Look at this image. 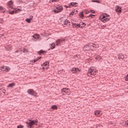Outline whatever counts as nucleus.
I'll use <instances>...</instances> for the list:
<instances>
[{
  "label": "nucleus",
  "instance_id": "obj_14",
  "mask_svg": "<svg viewBox=\"0 0 128 128\" xmlns=\"http://www.w3.org/2000/svg\"><path fill=\"white\" fill-rule=\"evenodd\" d=\"M50 48L52 50H54V48H56V44L54 42L52 43V44H50Z\"/></svg>",
  "mask_w": 128,
  "mask_h": 128
},
{
  "label": "nucleus",
  "instance_id": "obj_42",
  "mask_svg": "<svg viewBox=\"0 0 128 128\" xmlns=\"http://www.w3.org/2000/svg\"><path fill=\"white\" fill-rule=\"evenodd\" d=\"M0 10H4V8H2V6H0Z\"/></svg>",
  "mask_w": 128,
  "mask_h": 128
},
{
  "label": "nucleus",
  "instance_id": "obj_32",
  "mask_svg": "<svg viewBox=\"0 0 128 128\" xmlns=\"http://www.w3.org/2000/svg\"><path fill=\"white\" fill-rule=\"evenodd\" d=\"M22 52H28V50H26V48H24Z\"/></svg>",
  "mask_w": 128,
  "mask_h": 128
},
{
  "label": "nucleus",
  "instance_id": "obj_50",
  "mask_svg": "<svg viewBox=\"0 0 128 128\" xmlns=\"http://www.w3.org/2000/svg\"><path fill=\"white\" fill-rule=\"evenodd\" d=\"M2 29V28H0V30H1Z\"/></svg>",
  "mask_w": 128,
  "mask_h": 128
},
{
  "label": "nucleus",
  "instance_id": "obj_24",
  "mask_svg": "<svg viewBox=\"0 0 128 128\" xmlns=\"http://www.w3.org/2000/svg\"><path fill=\"white\" fill-rule=\"evenodd\" d=\"M92 2H97L98 4H100V0H92Z\"/></svg>",
  "mask_w": 128,
  "mask_h": 128
},
{
  "label": "nucleus",
  "instance_id": "obj_3",
  "mask_svg": "<svg viewBox=\"0 0 128 128\" xmlns=\"http://www.w3.org/2000/svg\"><path fill=\"white\" fill-rule=\"evenodd\" d=\"M97 74L98 70H94L92 69V68H90L87 73V76H96V74Z\"/></svg>",
  "mask_w": 128,
  "mask_h": 128
},
{
  "label": "nucleus",
  "instance_id": "obj_11",
  "mask_svg": "<svg viewBox=\"0 0 128 128\" xmlns=\"http://www.w3.org/2000/svg\"><path fill=\"white\" fill-rule=\"evenodd\" d=\"M90 48H98V44H92V45L90 46Z\"/></svg>",
  "mask_w": 128,
  "mask_h": 128
},
{
  "label": "nucleus",
  "instance_id": "obj_16",
  "mask_svg": "<svg viewBox=\"0 0 128 128\" xmlns=\"http://www.w3.org/2000/svg\"><path fill=\"white\" fill-rule=\"evenodd\" d=\"M100 111H95L94 114L95 116H100Z\"/></svg>",
  "mask_w": 128,
  "mask_h": 128
},
{
  "label": "nucleus",
  "instance_id": "obj_4",
  "mask_svg": "<svg viewBox=\"0 0 128 128\" xmlns=\"http://www.w3.org/2000/svg\"><path fill=\"white\" fill-rule=\"evenodd\" d=\"M27 93L28 94H30L31 96H36V92L34 90L32 89H29L27 90Z\"/></svg>",
  "mask_w": 128,
  "mask_h": 128
},
{
  "label": "nucleus",
  "instance_id": "obj_12",
  "mask_svg": "<svg viewBox=\"0 0 128 128\" xmlns=\"http://www.w3.org/2000/svg\"><path fill=\"white\" fill-rule=\"evenodd\" d=\"M72 72H73V74H76V72H80V69H78V68H73L72 70Z\"/></svg>",
  "mask_w": 128,
  "mask_h": 128
},
{
  "label": "nucleus",
  "instance_id": "obj_22",
  "mask_svg": "<svg viewBox=\"0 0 128 128\" xmlns=\"http://www.w3.org/2000/svg\"><path fill=\"white\" fill-rule=\"evenodd\" d=\"M18 10L19 12H22V10L20 8H18L17 10H15V11L14 10V12H15L16 14H18Z\"/></svg>",
  "mask_w": 128,
  "mask_h": 128
},
{
  "label": "nucleus",
  "instance_id": "obj_7",
  "mask_svg": "<svg viewBox=\"0 0 128 128\" xmlns=\"http://www.w3.org/2000/svg\"><path fill=\"white\" fill-rule=\"evenodd\" d=\"M115 8L116 12H118V14H122V8L120 6H116L115 7Z\"/></svg>",
  "mask_w": 128,
  "mask_h": 128
},
{
  "label": "nucleus",
  "instance_id": "obj_26",
  "mask_svg": "<svg viewBox=\"0 0 128 128\" xmlns=\"http://www.w3.org/2000/svg\"><path fill=\"white\" fill-rule=\"evenodd\" d=\"M32 20L30 19V18H26V21L27 22H28V24H30V21H31Z\"/></svg>",
  "mask_w": 128,
  "mask_h": 128
},
{
  "label": "nucleus",
  "instance_id": "obj_9",
  "mask_svg": "<svg viewBox=\"0 0 128 128\" xmlns=\"http://www.w3.org/2000/svg\"><path fill=\"white\" fill-rule=\"evenodd\" d=\"M72 26L73 28H84V26H81L80 24H76V23H72Z\"/></svg>",
  "mask_w": 128,
  "mask_h": 128
},
{
  "label": "nucleus",
  "instance_id": "obj_6",
  "mask_svg": "<svg viewBox=\"0 0 128 128\" xmlns=\"http://www.w3.org/2000/svg\"><path fill=\"white\" fill-rule=\"evenodd\" d=\"M62 42H64V38L58 39L56 41V46H61Z\"/></svg>",
  "mask_w": 128,
  "mask_h": 128
},
{
  "label": "nucleus",
  "instance_id": "obj_21",
  "mask_svg": "<svg viewBox=\"0 0 128 128\" xmlns=\"http://www.w3.org/2000/svg\"><path fill=\"white\" fill-rule=\"evenodd\" d=\"M70 24V21L68 20H66L64 22V24L66 26V24Z\"/></svg>",
  "mask_w": 128,
  "mask_h": 128
},
{
  "label": "nucleus",
  "instance_id": "obj_46",
  "mask_svg": "<svg viewBox=\"0 0 128 128\" xmlns=\"http://www.w3.org/2000/svg\"><path fill=\"white\" fill-rule=\"evenodd\" d=\"M65 6H66V8H70V6H66V5Z\"/></svg>",
  "mask_w": 128,
  "mask_h": 128
},
{
  "label": "nucleus",
  "instance_id": "obj_29",
  "mask_svg": "<svg viewBox=\"0 0 128 128\" xmlns=\"http://www.w3.org/2000/svg\"><path fill=\"white\" fill-rule=\"evenodd\" d=\"M48 64V62H46L44 63L43 66H46Z\"/></svg>",
  "mask_w": 128,
  "mask_h": 128
},
{
  "label": "nucleus",
  "instance_id": "obj_23",
  "mask_svg": "<svg viewBox=\"0 0 128 128\" xmlns=\"http://www.w3.org/2000/svg\"><path fill=\"white\" fill-rule=\"evenodd\" d=\"M42 58V57H38L36 59L34 60V62H38V60H40Z\"/></svg>",
  "mask_w": 128,
  "mask_h": 128
},
{
  "label": "nucleus",
  "instance_id": "obj_17",
  "mask_svg": "<svg viewBox=\"0 0 128 128\" xmlns=\"http://www.w3.org/2000/svg\"><path fill=\"white\" fill-rule=\"evenodd\" d=\"M14 86H16V84L14 83H11L8 84V88H13Z\"/></svg>",
  "mask_w": 128,
  "mask_h": 128
},
{
  "label": "nucleus",
  "instance_id": "obj_30",
  "mask_svg": "<svg viewBox=\"0 0 128 128\" xmlns=\"http://www.w3.org/2000/svg\"><path fill=\"white\" fill-rule=\"evenodd\" d=\"M58 2V0H50V2Z\"/></svg>",
  "mask_w": 128,
  "mask_h": 128
},
{
  "label": "nucleus",
  "instance_id": "obj_25",
  "mask_svg": "<svg viewBox=\"0 0 128 128\" xmlns=\"http://www.w3.org/2000/svg\"><path fill=\"white\" fill-rule=\"evenodd\" d=\"M84 12H80V18H84Z\"/></svg>",
  "mask_w": 128,
  "mask_h": 128
},
{
  "label": "nucleus",
  "instance_id": "obj_36",
  "mask_svg": "<svg viewBox=\"0 0 128 128\" xmlns=\"http://www.w3.org/2000/svg\"><path fill=\"white\" fill-rule=\"evenodd\" d=\"M34 18V16H30V19L32 20V18Z\"/></svg>",
  "mask_w": 128,
  "mask_h": 128
},
{
  "label": "nucleus",
  "instance_id": "obj_1",
  "mask_svg": "<svg viewBox=\"0 0 128 128\" xmlns=\"http://www.w3.org/2000/svg\"><path fill=\"white\" fill-rule=\"evenodd\" d=\"M8 12L10 14H14V2H12V0H10L8 2Z\"/></svg>",
  "mask_w": 128,
  "mask_h": 128
},
{
  "label": "nucleus",
  "instance_id": "obj_2",
  "mask_svg": "<svg viewBox=\"0 0 128 128\" xmlns=\"http://www.w3.org/2000/svg\"><path fill=\"white\" fill-rule=\"evenodd\" d=\"M38 120H28L26 122V126L28 128H32L33 126H38Z\"/></svg>",
  "mask_w": 128,
  "mask_h": 128
},
{
  "label": "nucleus",
  "instance_id": "obj_48",
  "mask_svg": "<svg viewBox=\"0 0 128 128\" xmlns=\"http://www.w3.org/2000/svg\"><path fill=\"white\" fill-rule=\"evenodd\" d=\"M16 52H18V50H16Z\"/></svg>",
  "mask_w": 128,
  "mask_h": 128
},
{
  "label": "nucleus",
  "instance_id": "obj_43",
  "mask_svg": "<svg viewBox=\"0 0 128 128\" xmlns=\"http://www.w3.org/2000/svg\"><path fill=\"white\" fill-rule=\"evenodd\" d=\"M86 14H90V11L86 10Z\"/></svg>",
  "mask_w": 128,
  "mask_h": 128
},
{
  "label": "nucleus",
  "instance_id": "obj_51",
  "mask_svg": "<svg viewBox=\"0 0 128 128\" xmlns=\"http://www.w3.org/2000/svg\"><path fill=\"white\" fill-rule=\"evenodd\" d=\"M0 90H2V89H0Z\"/></svg>",
  "mask_w": 128,
  "mask_h": 128
},
{
  "label": "nucleus",
  "instance_id": "obj_40",
  "mask_svg": "<svg viewBox=\"0 0 128 128\" xmlns=\"http://www.w3.org/2000/svg\"><path fill=\"white\" fill-rule=\"evenodd\" d=\"M105 16L106 18H110L109 15H108V14H106Z\"/></svg>",
  "mask_w": 128,
  "mask_h": 128
},
{
  "label": "nucleus",
  "instance_id": "obj_20",
  "mask_svg": "<svg viewBox=\"0 0 128 128\" xmlns=\"http://www.w3.org/2000/svg\"><path fill=\"white\" fill-rule=\"evenodd\" d=\"M70 6H76V4H78V3L76 2H70Z\"/></svg>",
  "mask_w": 128,
  "mask_h": 128
},
{
  "label": "nucleus",
  "instance_id": "obj_8",
  "mask_svg": "<svg viewBox=\"0 0 128 128\" xmlns=\"http://www.w3.org/2000/svg\"><path fill=\"white\" fill-rule=\"evenodd\" d=\"M33 38H34V42H38L40 38V34H34L33 36Z\"/></svg>",
  "mask_w": 128,
  "mask_h": 128
},
{
  "label": "nucleus",
  "instance_id": "obj_13",
  "mask_svg": "<svg viewBox=\"0 0 128 128\" xmlns=\"http://www.w3.org/2000/svg\"><path fill=\"white\" fill-rule=\"evenodd\" d=\"M78 12V10H72V12L70 14V16H73L74 14H76V12Z\"/></svg>",
  "mask_w": 128,
  "mask_h": 128
},
{
  "label": "nucleus",
  "instance_id": "obj_37",
  "mask_svg": "<svg viewBox=\"0 0 128 128\" xmlns=\"http://www.w3.org/2000/svg\"><path fill=\"white\" fill-rule=\"evenodd\" d=\"M105 18H106V20H110V18H108L106 17V16H105Z\"/></svg>",
  "mask_w": 128,
  "mask_h": 128
},
{
  "label": "nucleus",
  "instance_id": "obj_15",
  "mask_svg": "<svg viewBox=\"0 0 128 128\" xmlns=\"http://www.w3.org/2000/svg\"><path fill=\"white\" fill-rule=\"evenodd\" d=\"M102 22H106V16H103L102 18L101 19Z\"/></svg>",
  "mask_w": 128,
  "mask_h": 128
},
{
  "label": "nucleus",
  "instance_id": "obj_47",
  "mask_svg": "<svg viewBox=\"0 0 128 128\" xmlns=\"http://www.w3.org/2000/svg\"><path fill=\"white\" fill-rule=\"evenodd\" d=\"M96 60H98V58H96Z\"/></svg>",
  "mask_w": 128,
  "mask_h": 128
},
{
  "label": "nucleus",
  "instance_id": "obj_31",
  "mask_svg": "<svg viewBox=\"0 0 128 128\" xmlns=\"http://www.w3.org/2000/svg\"><path fill=\"white\" fill-rule=\"evenodd\" d=\"M66 92V88H64L62 89V92Z\"/></svg>",
  "mask_w": 128,
  "mask_h": 128
},
{
  "label": "nucleus",
  "instance_id": "obj_19",
  "mask_svg": "<svg viewBox=\"0 0 128 128\" xmlns=\"http://www.w3.org/2000/svg\"><path fill=\"white\" fill-rule=\"evenodd\" d=\"M38 54H40V56L42 54H44V52H46V51L40 50V51H38Z\"/></svg>",
  "mask_w": 128,
  "mask_h": 128
},
{
  "label": "nucleus",
  "instance_id": "obj_27",
  "mask_svg": "<svg viewBox=\"0 0 128 128\" xmlns=\"http://www.w3.org/2000/svg\"><path fill=\"white\" fill-rule=\"evenodd\" d=\"M119 60H124V56L122 55H120L118 56Z\"/></svg>",
  "mask_w": 128,
  "mask_h": 128
},
{
  "label": "nucleus",
  "instance_id": "obj_49",
  "mask_svg": "<svg viewBox=\"0 0 128 128\" xmlns=\"http://www.w3.org/2000/svg\"><path fill=\"white\" fill-rule=\"evenodd\" d=\"M68 90V88H67V89H66V90Z\"/></svg>",
  "mask_w": 128,
  "mask_h": 128
},
{
  "label": "nucleus",
  "instance_id": "obj_44",
  "mask_svg": "<svg viewBox=\"0 0 128 128\" xmlns=\"http://www.w3.org/2000/svg\"><path fill=\"white\" fill-rule=\"evenodd\" d=\"M126 124H127V126H128V120H127V122H126Z\"/></svg>",
  "mask_w": 128,
  "mask_h": 128
},
{
  "label": "nucleus",
  "instance_id": "obj_34",
  "mask_svg": "<svg viewBox=\"0 0 128 128\" xmlns=\"http://www.w3.org/2000/svg\"><path fill=\"white\" fill-rule=\"evenodd\" d=\"M4 22V20L2 18H0V24H2Z\"/></svg>",
  "mask_w": 128,
  "mask_h": 128
},
{
  "label": "nucleus",
  "instance_id": "obj_18",
  "mask_svg": "<svg viewBox=\"0 0 128 128\" xmlns=\"http://www.w3.org/2000/svg\"><path fill=\"white\" fill-rule=\"evenodd\" d=\"M51 108H52V110H57L58 106L56 105H52L51 106Z\"/></svg>",
  "mask_w": 128,
  "mask_h": 128
},
{
  "label": "nucleus",
  "instance_id": "obj_10",
  "mask_svg": "<svg viewBox=\"0 0 128 128\" xmlns=\"http://www.w3.org/2000/svg\"><path fill=\"white\" fill-rule=\"evenodd\" d=\"M0 70H2V72H8V67L6 66H3L1 67Z\"/></svg>",
  "mask_w": 128,
  "mask_h": 128
},
{
  "label": "nucleus",
  "instance_id": "obj_33",
  "mask_svg": "<svg viewBox=\"0 0 128 128\" xmlns=\"http://www.w3.org/2000/svg\"><path fill=\"white\" fill-rule=\"evenodd\" d=\"M17 128H24V126L22 125H19L18 126Z\"/></svg>",
  "mask_w": 128,
  "mask_h": 128
},
{
  "label": "nucleus",
  "instance_id": "obj_45",
  "mask_svg": "<svg viewBox=\"0 0 128 128\" xmlns=\"http://www.w3.org/2000/svg\"><path fill=\"white\" fill-rule=\"evenodd\" d=\"M126 81H128V76H127V78H126Z\"/></svg>",
  "mask_w": 128,
  "mask_h": 128
},
{
  "label": "nucleus",
  "instance_id": "obj_38",
  "mask_svg": "<svg viewBox=\"0 0 128 128\" xmlns=\"http://www.w3.org/2000/svg\"><path fill=\"white\" fill-rule=\"evenodd\" d=\"M74 56H76L77 58H80V55H76Z\"/></svg>",
  "mask_w": 128,
  "mask_h": 128
},
{
  "label": "nucleus",
  "instance_id": "obj_28",
  "mask_svg": "<svg viewBox=\"0 0 128 128\" xmlns=\"http://www.w3.org/2000/svg\"><path fill=\"white\" fill-rule=\"evenodd\" d=\"M80 24L81 26H86V23H84L82 22L80 23Z\"/></svg>",
  "mask_w": 128,
  "mask_h": 128
},
{
  "label": "nucleus",
  "instance_id": "obj_35",
  "mask_svg": "<svg viewBox=\"0 0 128 128\" xmlns=\"http://www.w3.org/2000/svg\"><path fill=\"white\" fill-rule=\"evenodd\" d=\"M90 12H92V14H96V11L90 10Z\"/></svg>",
  "mask_w": 128,
  "mask_h": 128
},
{
  "label": "nucleus",
  "instance_id": "obj_5",
  "mask_svg": "<svg viewBox=\"0 0 128 128\" xmlns=\"http://www.w3.org/2000/svg\"><path fill=\"white\" fill-rule=\"evenodd\" d=\"M63 8L62 6H59L56 8V10H54V12L55 14H58V12H60L62 10Z\"/></svg>",
  "mask_w": 128,
  "mask_h": 128
},
{
  "label": "nucleus",
  "instance_id": "obj_39",
  "mask_svg": "<svg viewBox=\"0 0 128 128\" xmlns=\"http://www.w3.org/2000/svg\"><path fill=\"white\" fill-rule=\"evenodd\" d=\"M89 16H90L91 18H92V16H94V15L92 14H90Z\"/></svg>",
  "mask_w": 128,
  "mask_h": 128
},
{
  "label": "nucleus",
  "instance_id": "obj_41",
  "mask_svg": "<svg viewBox=\"0 0 128 128\" xmlns=\"http://www.w3.org/2000/svg\"><path fill=\"white\" fill-rule=\"evenodd\" d=\"M6 92V90H2V92H3L4 94H6V92Z\"/></svg>",
  "mask_w": 128,
  "mask_h": 128
}]
</instances>
